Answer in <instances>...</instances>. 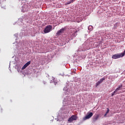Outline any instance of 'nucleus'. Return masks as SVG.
I'll list each match as a JSON object with an SVG mask.
<instances>
[{"mask_svg":"<svg viewBox=\"0 0 125 125\" xmlns=\"http://www.w3.org/2000/svg\"><path fill=\"white\" fill-rule=\"evenodd\" d=\"M77 120H78V116H77L76 115H73L68 119V122L69 123H72V122H74V121H77Z\"/></svg>","mask_w":125,"mask_h":125,"instance_id":"1","label":"nucleus"},{"mask_svg":"<svg viewBox=\"0 0 125 125\" xmlns=\"http://www.w3.org/2000/svg\"><path fill=\"white\" fill-rule=\"evenodd\" d=\"M51 30H52V26L49 25L45 27L44 32L45 34H47V33H49Z\"/></svg>","mask_w":125,"mask_h":125,"instance_id":"2","label":"nucleus"},{"mask_svg":"<svg viewBox=\"0 0 125 125\" xmlns=\"http://www.w3.org/2000/svg\"><path fill=\"white\" fill-rule=\"evenodd\" d=\"M122 57H123V55H122L121 53H120V54H116L113 55L112 56V59H118L121 58Z\"/></svg>","mask_w":125,"mask_h":125,"instance_id":"3","label":"nucleus"},{"mask_svg":"<svg viewBox=\"0 0 125 125\" xmlns=\"http://www.w3.org/2000/svg\"><path fill=\"white\" fill-rule=\"evenodd\" d=\"M28 9H29L28 5L24 4L22 6L21 11H22V12H26L28 11Z\"/></svg>","mask_w":125,"mask_h":125,"instance_id":"4","label":"nucleus"},{"mask_svg":"<svg viewBox=\"0 0 125 125\" xmlns=\"http://www.w3.org/2000/svg\"><path fill=\"white\" fill-rule=\"evenodd\" d=\"M65 30H66V28H62V29H61L60 30H59L57 32V35L59 36V35H61V34H62V33H64V32L65 31Z\"/></svg>","mask_w":125,"mask_h":125,"instance_id":"5","label":"nucleus"},{"mask_svg":"<svg viewBox=\"0 0 125 125\" xmlns=\"http://www.w3.org/2000/svg\"><path fill=\"white\" fill-rule=\"evenodd\" d=\"M92 116H93V113L92 112H90L84 118V120H87L88 119H90L92 117Z\"/></svg>","mask_w":125,"mask_h":125,"instance_id":"6","label":"nucleus"},{"mask_svg":"<svg viewBox=\"0 0 125 125\" xmlns=\"http://www.w3.org/2000/svg\"><path fill=\"white\" fill-rule=\"evenodd\" d=\"M71 33H73L72 34V37H76L77 36V33H78V31L77 29H72Z\"/></svg>","mask_w":125,"mask_h":125,"instance_id":"7","label":"nucleus"},{"mask_svg":"<svg viewBox=\"0 0 125 125\" xmlns=\"http://www.w3.org/2000/svg\"><path fill=\"white\" fill-rule=\"evenodd\" d=\"M31 64V62H28L26 63H25L22 67L21 70H25L26 68H27V66H29Z\"/></svg>","mask_w":125,"mask_h":125,"instance_id":"8","label":"nucleus"},{"mask_svg":"<svg viewBox=\"0 0 125 125\" xmlns=\"http://www.w3.org/2000/svg\"><path fill=\"white\" fill-rule=\"evenodd\" d=\"M98 118H99V115H97L95 116L93 119V122H96L98 120Z\"/></svg>","mask_w":125,"mask_h":125,"instance_id":"9","label":"nucleus"},{"mask_svg":"<svg viewBox=\"0 0 125 125\" xmlns=\"http://www.w3.org/2000/svg\"><path fill=\"white\" fill-rule=\"evenodd\" d=\"M122 89H123V85L121 84L120 86H119L118 87H117L116 89V90L118 91V90H122Z\"/></svg>","mask_w":125,"mask_h":125,"instance_id":"10","label":"nucleus"},{"mask_svg":"<svg viewBox=\"0 0 125 125\" xmlns=\"http://www.w3.org/2000/svg\"><path fill=\"white\" fill-rule=\"evenodd\" d=\"M119 94V92H118V91L115 90L112 94L111 96H114V95H116V94Z\"/></svg>","mask_w":125,"mask_h":125,"instance_id":"11","label":"nucleus"},{"mask_svg":"<svg viewBox=\"0 0 125 125\" xmlns=\"http://www.w3.org/2000/svg\"><path fill=\"white\" fill-rule=\"evenodd\" d=\"M105 77H104L101 79L99 82H100L101 83H103V81H105Z\"/></svg>","mask_w":125,"mask_h":125,"instance_id":"12","label":"nucleus"},{"mask_svg":"<svg viewBox=\"0 0 125 125\" xmlns=\"http://www.w3.org/2000/svg\"><path fill=\"white\" fill-rule=\"evenodd\" d=\"M93 29L92 26L91 25L89 26L88 27V30H89V31H92Z\"/></svg>","mask_w":125,"mask_h":125,"instance_id":"13","label":"nucleus"},{"mask_svg":"<svg viewBox=\"0 0 125 125\" xmlns=\"http://www.w3.org/2000/svg\"><path fill=\"white\" fill-rule=\"evenodd\" d=\"M101 83L100 82V81H98L97 83H96V87H97L98 85H99Z\"/></svg>","mask_w":125,"mask_h":125,"instance_id":"14","label":"nucleus"},{"mask_svg":"<svg viewBox=\"0 0 125 125\" xmlns=\"http://www.w3.org/2000/svg\"><path fill=\"white\" fill-rule=\"evenodd\" d=\"M71 1H68L67 2L65 3V5H67V4H70Z\"/></svg>","mask_w":125,"mask_h":125,"instance_id":"15","label":"nucleus"},{"mask_svg":"<svg viewBox=\"0 0 125 125\" xmlns=\"http://www.w3.org/2000/svg\"><path fill=\"white\" fill-rule=\"evenodd\" d=\"M109 112H110V109H109L108 108H107V111L106 112V114H108V113H109Z\"/></svg>","mask_w":125,"mask_h":125,"instance_id":"16","label":"nucleus"},{"mask_svg":"<svg viewBox=\"0 0 125 125\" xmlns=\"http://www.w3.org/2000/svg\"><path fill=\"white\" fill-rule=\"evenodd\" d=\"M75 1V0H70V2L72 3Z\"/></svg>","mask_w":125,"mask_h":125,"instance_id":"17","label":"nucleus"},{"mask_svg":"<svg viewBox=\"0 0 125 125\" xmlns=\"http://www.w3.org/2000/svg\"><path fill=\"white\" fill-rule=\"evenodd\" d=\"M107 113H105V114L104 115V117H106V116H107Z\"/></svg>","mask_w":125,"mask_h":125,"instance_id":"18","label":"nucleus"}]
</instances>
